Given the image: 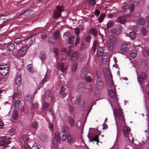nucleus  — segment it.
I'll return each mask as SVG.
<instances>
[{
	"label": "nucleus",
	"mask_w": 149,
	"mask_h": 149,
	"mask_svg": "<svg viewBox=\"0 0 149 149\" xmlns=\"http://www.w3.org/2000/svg\"><path fill=\"white\" fill-rule=\"evenodd\" d=\"M69 131V129L68 126L65 125L64 127L63 130L61 131L59 133H56L55 134L54 139L56 142L58 143L60 141H63L65 140L66 139V135Z\"/></svg>",
	"instance_id": "f257e3e1"
},
{
	"label": "nucleus",
	"mask_w": 149,
	"mask_h": 149,
	"mask_svg": "<svg viewBox=\"0 0 149 149\" xmlns=\"http://www.w3.org/2000/svg\"><path fill=\"white\" fill-rule=\"evenodd\" d=\"M95 75L96 77L95 78V86L98 90H102L104 87V83L101 78V74L100 72L96 71Z\"/></svg>",
	"instance_id": "f03ea898"
},
{
	"label": "nucleus",
	"mask_w": 149,
	"mask_h": 149,
	"mask_svg": "<svg viewBox=\"0 0 149 149\" xmlns=\"http://www.w3.org/2000/svg\"><path fill=\"white\" fill-rule=\"evenodd\" d=\"M131 129L128 127L124 126L123 127V132L124 136L127 138L130 142L134 143V138L131 133Z\"/></svg>",
	"instance_id": "7ed1b4c3"
},
{
	"label": "nucleus",
	"mask_w": 149,
	"mask_h": 149,
	"mask_svg": "<svg viewBox=\"0 0 149 149\" xmlns=\"http://www.w3.org/2000/svg\"><path fill=\"white\" fill-rule=\"evenodd\" d=\"M113 111L115 119L117 117L120 120H124L125 119L122 109L119 108L118 109L117 108H115L113 109Z\"/></svg>",
	"instance_id": "20e7f679"
},
{
	"label": "nucleus",
	"mask_w": 149,
	"mask_h": 149,
	"mask_svg": "<svg viewBox=\"0 0 149 149\" xmlns=\"http://www.w3.org/2000/svg\"><path fill=\"white\" fill-rule=\"evenodd\" d=\"M75 38L74 36H71L70 37H68V44H70V46L68 47V49H67L65 48H64L66 52L70 53H71V51L72 50V48L74 46V43L73 42Z\"/></svg>",
	"instance_id": "39448f33"
},
{
	"label": "nucleus",
	"mask_w": 149,
	"mask_h": 149,
	"mask_svg": "<svg viewBox=\"0 0 149 149\" xmlns=\"http://www.w3.org/2000/svg\"><path fill=\"white\" fill-rule=\"evenodd\" d=\"M97 56L98 57H100L102 56V61H104V60L105 61H107V59L108 58L107 55L108 54L107 53H105L104 52V49L102 47H99L98 48L97 52Z\"/></svg>",
	"instance_id": "423d86ee"
},
{
	"label": "nucleus",
	"mask_w": 149,
	"mask_h": 149,
	"mask_svg": "<svg viewBox=\"0 0 149 149\" xmlns=\"http://www.w3.org/2000/svg\"><path fill=\"white\" fill-rule=\"evenodd\" d=\"M10 138V137L7 138L5 136L0 137V145L4 147H7V145L11 143Z\"/></svg>",
	"instance_id": "0eeeda50"
},
{
	"label": "nucleus",
	"mask_w": 149,
	"mask_h": 149,
	"mask_svg": "<svg viewBox=\"0 0 149 149\" xmlns=\"http://www.w3.org/2000/svg\"><path fill=\"white\" fill-rule=\"evenodd\" d=\"M62 10V9L60 6H56V10H54L53 12V17L56 19L58 18L61 17Z\"/></svg>",
	"instance_id": "6e6552de"
},
{
	"label": "nucleus",
	"mask_w": 149,
	"mask_h": 149,
	"mask_svg": "<svg viewBox=\"0 0 149 149\" xmlns=\"http://www.w3.org/2000/svg\"><path fill=\"white\" fill-rule=\"evenodd\" d=\"M147 75L143 72H141L139 75L138 76L137 79L139 82L141 84L143 83V81L147 79Z\"/></svg>",
	"instance_id": "1a4fd4ad"
},
{
	"label": "nucleus",
	"mask_w": 149,
	"mask_h": 149,
	"mask_svg": "<svg viewBox=\"0 0 149 149\" xmlns=\"http://www.w3.org/2000/svg\"><path fill=\"white\" fill-rule=\"evenodd\" d=\"M45 96L47 100L53 101L54 100L53 94L52 93V91L49 90H48L45 91Z\"/></svg>",
	"instance_id": "9d476101"
},
{
	"label": "nucleus",
	"mask_w": 149,
	"mask_h": 149,
	"mask_svg": "<svg viewBox=\"0 0 149 149\" xmlns=\"http://www.w3.org/2000/svg\"><path fill=\"white\" fill-rule=\"evenodd\" d=\"M14 105L15 109L18 110H21L22 111L24 109L23 107H22L21 103L20 100H19L15 101L14 102Z\"/></svg>",
	"instance_id": "9b49d317"
},
{
	"label": "nucleus",
	"mask_w": 149,
	"mask_h": 149,
	"mask_svg": "<svg viewBox=\"0 0 149 149\" xmlns=\"http://www.w3.org/2000/svg\"><path fill=\"white\" fill-rule=\"evenodd\" d=\"M88 67L84 66L81 69L80 72V75L81 77H84L88 73Z\"/></svg>",
	"instance_id": "f8f14e48"
},
{
	"label": "nucleus",
	"mask_w": 149,
	"mask_h": 149,
	"mask_svg": "<svg viewBox=\"0 0 149 149\" xmlns=\"http://www.w3.org/2000/svg\"><path fill=\"white\" fill-rule=\"evenodd\" d=\"M8 70L7 67H0V75L4 76L8 73Z\"/></svg>",
	"instance_id": "ddd939ff"
},
{
	"label": "nucleus",
	"mask_w": 149,
	"mask_h": 149,
	"mask_svg": "<svg viewBox=\"0 0 149 149\" xmlns=\"http://www.w3.org/2000/svg\"><path fill=\"white\" fill-rule=\"evenodd\" d=\"M89 133L90 131H89V132H88L87 135L89 139V142H91L93 141H95L96 142H97V144L99 142V135H96L95 136L93 139H91L89 136Z\"/></svg>",
	"instance_id": "4468645a"
},
{
	"label": "nucleus",
	"mask_w": 149,
	"mask_h": 149,
	"mask_svg": "<svg viewBox=\"0 0 149 149\" xmlns=\"http://www.w3.org/2000/svg\"><path fill=\"white\" fill-rule=\"evenodd\" d=\"M107 45L110 51L113 52L115 50L114 46L110 41H108L107 42Z\"/></svg>",
	"instance_id": "2eb2a0df"
},
{
	"label": "nucleus",
	"mask_w": 149,
	"mask_h": 149,
	"mask_svg": "<svg viewBox=\"0 0 149 149\" xmlns=\"http://www.w3.org/2000/svg\"><path fill=\"white\" fill-rule=\"evenodd\" d=\"M77 89L79 93H81L84 91V84L82 83H80L78 85Z\"/></svg>",
	"instance_id": "dca6fc26"
},
{
	"label": "nucleus",
	"mask_w": 149,
	"mask_h": 149,
	"mask_svg": "<svg viewBox=\"0 0 149 149\" xmlns=\"http://www.w3.org/2000/svg\"><path fill=\"white\" fill-rule=\"evenodd\" d=\"M27 49L26 47L21 48L18 52V54L20 56H23L26 52Z\"/></svg>",
	"instance_id": "f3484780"
},
{
	"label": "nucleus",
	"mask_w": 149,
	"mask_h": 149,
	"mask_svg": "<svg viewBox=\"0 0 149 149\" xmlns=\"http://www.w3.org/2000/svg\"><path fill=\"white\" fill-rule=\"evenodd\" d=\"M128 46V45L126 44H124L122 45L121 47V50L123 54L125 53L127 51Z\"/></svg>",
	"instance_id": "a211bd4d"
},
{
	"label": "nucleus",
	"mask_w": 149,
	"mask_h": 149,
	"mask_svg": "<svg viewBox=\"0 0 149 149\" xmlns=\"http://www.w3.org/2000/svg\"><path fill=\"white\" fill-rule=\"evenodd\" d=\"M78 55V53L77 51L74 52L72 54L70 59L72 61L76 60L77 58Z\"/></svg>",
	"instance_id": "6ab92c4d"
},
{
	"label": "nucleus",
	"mask_w": 149,
	"mask_h": 149,
	"mask_svg": "<svg viewBox=\"0 0 149 149\" xmlns=\"http://www.w3.org/2000/svg\"><path fill=\"white\" fill-rule=\"evenodd\" d=\"M23 42H24L23 41H22L20 38H16L15 40V42L16 45H18L19 47L22 46Z\"/></svg>",
	"instance_id": "aec40b11"
},
{
	"label": "nucleus",
	"mask_w": 149,
	"mask_h": 149,
	"mask_svg": "<svg viewBox=\"0 0 149 149\" xmlns=\"http://www.w3.org/2000/svg\"><path fill=\"white\" fill-rule=\"evenodd\" d=\"M68 119L69 121V124L71 127H73L74 125V119L71 116H68Z\"/></svg>",
	"instance_id": "412c9836"
},
{
	"label": "nucleus",
	"mask_w": 149,
	"mask_h": 149,
	"mask_svg": "<svg viewBox=\"0 0 149 149\" xmlns=\"http://www.w3.org/2000/svg\"><path fill=\"white\" fill-rule=\"evenodd\" d=\"M99 46V43L96 40H95L92 47V50L94 52H95L97 48H98Z\"/></svg>",
	"instance_id": "4be33fe9"
},
{
	"label": "nucleus",
	"mask_w": 149,
	"mask_h": 149,
	"mask_svg": "<svg viewBox=\"0 0 149 149\" xmlns=\"http://www.w3.org/2000/svg\"><path fill=\"white\" fill-rule=\"evenodd\" d=\"M32 12L31 10L29 9L26 10L21 15H23L26 17L29 16L32 13Z\"/></svg>",
	"instance_id": "5701e85b"
},
{
	"label": "nucleus",
	"mask_w": 149,
	"mask_h": 149,
	"mask_svg": "<svg viewBox=\"0 0 149 149\" xmlns=\"http://www.w3.org/2000/svg\"><path fill=\"white\" fill-rule=\"evenodd\" d=\"M40 139L45 142H47L48 141V136L47 135L44 134H42L40 136Z\"/></svg>",
	"instance_id": "b1692460"
},
{
	"label": "nucleus",
	"mask_w": 149,
	"mask_h": 149,
	"mask_svg": "<svg viewBox=\"0 0 149 149\" xmlns=\"http://www.w3.org/2000/svg\"><path fill=\"white\" fill-rule=\"evenodd\" d=\"M59 66L60 68V70L62 72L66 71L68 68L67 66L65 67L63 63H61V64H59Z\"/></svg>",
	"instance_id": "393cba45"
},
{
	"label": "nucleus",
	"mask_w": 149,
	"mask_h": 149,
	"mask_svg": "<svg viewBox=\"0 0 149 149\" xmlns=\"http://www.w3.org/2000/svg\"><path fill=\"white\" fill-rule=\"evenodd\" d=\"M130 56L133 58L135 57L137 55L136 51L134 49H132L130 51Z\"/></svg>",
	"instance_id": "a878e982"
},
{
	"label": "nucleus",
	"mask_w": 149,
	"mask_h": 149,
	"mask_svg": "<svg viewBox=\"0 0 149 149\" xmlns=\"http://www.w3.org/2000/svg\"><path fill=\"white\" fill-rule=\"evenodd\" d=\"M15 82L16 84L20 85L21 83V76L20 75H17L15 79Z\"/></svg>",
	"instance_id": "bb28decb"
},
{
	"label": "nucleus",
	"mask_w": 149,
	"mask_h": 149,
	"mask_svg": "<svg viewBox=\"0 0 149 149\" xmlns=\"http://www.w3.org/2000/svg\"><path fill=\"white\" fill-rule=\"evenodd\" d=\"M66 135L67 141L69 143H72L73 141V139L71 135L68 134Z\"/></svg>",
	"instance_id": "cd10ccee"
},
{
	"label": "nucleus",
	"mask_w": 149,
	"mask_h": 149,
	"mask_svg": "<svg viewBox=\"0 0 149 149\" xmlns=\"http://www.w3.org/2000/svg\"><path fill=\"white\" fill-rule=\"evenodd\" d=\"M121 25H119L118 27H116L114 31V33L115 34H119L121 33Z\"/></svg>",
	"instance_id": "c85d7f7f"
},
{
	"label": "nucleus",
	"mask_w": 149,
	"mask_h": 149,
	"mask_svg": "<svg viewBox=\"0 0 149 149\" xmlns=\"http://www.w3.org/2000/svg\"><path fill=\"white\" fill-rule=\"evenodd\" d=\"M107 84L109 85L112 89H114L116 90L115 86L114 84L113 80H110V81H108Z\"/></svg>",
	"instance_id": "c756f323"
},
{
	"label": "nucleus",
	"mask_w": 149,
	"mask_h": 149,
	"mask_svg": "<svg viewBox=\"0 0 149 149\" xmlns=\"http://www.w3.org/2000/svg\"><path fill=\"white\" fill-rule=\"evenodd\" d=\"M109 40L113 43H117V40L116 38L113 35H110L109 36Z\"/></svg>",
	"instance_id": "7c9ffc66"
},
{
	"label": "nucleus",
	"mask_w": 149,
	"mask_h": 149,
	"mask_svg": "<svg viewBox=\"0 0 149 149\" xmlns=\"http://www.w3.org/2000/svg\"><path fill=\"white\" fill-rule=\"evenodd\" d=\"M109 93L110 96L113 98H115L116 96V90L114 89L110 90Z\"/></svg>",
	"instance_id": "2f4dec72"
},
{
	"label": "nucleus",
	"mask_w": 149,
	"mask_h": 149,
	"mask_svg": "<svg viewBox=\"0 0 149 149\" xmlns=\"http://www.w3.org/2000/svg\"><path fill=\"white\" fill-rule=\"evenodd\" d=\"M21 140L23 141L25 143H27L29 141V138L26 135H23L21 136Z\"/></svg>",
	"instance_id": "473e14b6"
},
{
	"label": "nucleus",
	"mask_w": 149,
	"mask_h": 149,
	"mask_svg": "<svg viewBox=\"0 0 149 149\" xmlns=\"http://www.w3.org/2000/svg\"><path fill=\"white\" fill-rule=\"evenodd\" d=\"M105 70H107V74L106 77L108 79V81H110V80H112L113 79L112 78V77L111 74L110 73L109 71L107 70V69H105V70H104V72Z\"/></svg>",
	"instance_id": "72a5a7b5"
},
{
	"label": "nucleus",
	"mask_w": 149,
	"mask_h": 149,
	"mask_svg": "<svg viewBox=\"0 0 149 149\" xmlns=\"http://www.w3.org/2000/svg\"><path fill=\"white\" fill-rule=\"evenodd\" d=\"M62 51L63 52H65V49H64V48H63L62 49ZM65 53L62 54L61 55V59L63 60H64L66 59V53H67L68 54H70V53H66V52H65Z\"/></svg>",
	"instance_id": "f704fd0d"
},
{
	"label": "nucleus",
	"mask_w": 149,
	"mask_h": 149,
	"mask_svg": "<svg viewBox=\"0 0 149 149\" xmlns=\"http://www.w3.org/2000/svg\"><path fill=\"white\" fill-rule=\"evenodd\" d=\"M53 37L56 39L58 40L59 39V32L57 31L55 32L54 34Z\"/></svg>",
	"instance_id": "c9c22d12"
},
{
	"label": "nucleus",
	"mask_w": 149,
	"mask_h": 149,
	"mask_svg": "<svg viewBox=\"0 0 149 149\" xmlns=\"http://www.w3.org/2000/svg\"><path fill=\"white\" fill-rule=\"evenodd\" d=\"M7 48L9 50L13 51L15 48V46L13 44L10 43L8 45Z\"/></svg>",
	"instance_id": "e433bc0d"
},
{
	"label": "nucleus",
	"mask_w": 149,
	"mask_h": 149,
	"mask_svg": "<svg viewBox=\"0 0 149 149\" xmlns=\"http://www.w3.org/2000/svg\"><path fill=\"white\" fill-rule=\"evenodd\" d=\"M18 115V113L17 111L15 110L13 111L12 113V117L14 119L16 120L17 118Z\"/></svg>",
	"instance_id": "4c0bfd02"
},
{
	"label": "nucleus",
	"mask_w": 149,
	"mask_h": 149,
	"mask_svg": "<svg viewBox=\"0 0 149 149\" xmlns=\"http://www.w3.org/2000/svg\"><path fill=\"white\" fill-rule=\"evenodd\" d=\"M40 58L42 61L44 60L46 58V54L44 52H41L40 53Z\"/></svg>",
	"instance_id": "58836bf2"
},
{
	"label": "nucleus",
	"mask_w": 149,
	"mask_h": 149,
	"mask_svg": "<svg viewBox=\"0 0 149 149\" xmlns=\"http://www.w3.org/2000/svg\"><path fill=\"white\" fill-rule=\"evenodd\" d=\"M126 19L123 17H120L118 18V20L117 21L118 22H119L121 24H123V23L125 22Z\"/></svg>",
	"instance_id": "ea45409f"
},
{
	"label": "nucleus",
	"mask_w": 149,
	"mask_h": 149,
	"mask_svg": "<svg viewBox=\"0 0 149 149\" xmlns=\"http://www.w3.org/2000/svg\"><path fill=\"white\" fill-rule=\"evenodd\" d=\"M32 97L31 95H27L25 98V100L28 103H30L32 100Z\"/></svg>",
	"instance_id": "a19ab883"
},
{
	"label": "nucleus",
	"mask_w": 149,
	"mask_h": 149,
	"mask_svg": "<svg viewBox=\"0 0 149 149\" xmlns=\"http://www.w3.org/2000/svg\"><path fill=\"white\" fill-rule=\"evenodd\" d=\"M137 22L140 24L143 25L145 23V20L143 19L139 18L137 19Z\"/></svg>",
	"instance_id": "79ce46f5"
},
{
	"label": "nucleus",
	"mask_w": 149,
	"mask_h": 149,
	"mask_svg": "<svg viewBox=\"0 0 149 149\" xmlns=\"http://www.w3.org/2000/svg\"><path fill=\"white\" fill-rule=\"evenodd\" d=\"M77 63L74 62L73 64L72 67V72H75L77 68Z\"/></svg>",
	"instance_id": "37998d69"
},
{
	"label": "nucleus",
	"mask_w": 149,
	"mask_h": 149,
	"mask_svg": "<svg viewBox=\"0 0 149 149\" xmlns=\"http://www.w3.org/2000/svg\"><path fill=\"white\" fill-rule=\"evenodd\" d=\"M105 17V15L104 14L102 13L100 15V16L98 18V21L99 23H101L103 21Z\"/></svg>",
	"instance_id": "c03bdc74"
},
{
	"label": "nucleus",
	"mask_w": 149,
	"mask_h": 149,
	"mask_svg": "<svg viewBox=\"0 0 149 149\" xmlns=\"http://www.w3.org/2000/svg\"><path fill=\"white\" fill-rule=\"evenodd\" d=\"M143 54L144 56L146 57L149 56V49H145L143 52Z\"/></svg>",
	"instance_id": "a18cd8bd"
},
{
	"label": "nucleus",
	"mask_w": 149,
	"mask_h": 149,
	"mask_svg": "<svg viewBox=\"0 0 149 149\" xmlns=\"http://www.w3.org/2000/svg\"><path fill=\"white\" fill-rule=\"evenodd\" d=\"M130 8V6L128 5H125L122 8V11L123 12H125L128 9Z\"/></svg>",
	"instance_id": "49530a36"
},
{
	"label": "nucleus",
	"mask_w": 149,
	"mask_h": 149,
	"mask_svg": "<svg viewBox=\"0 0 149 149\" xmlns=\"http://www.w3.org/2000/svg\"><path fill=\"white\" fill-rule=\"evenodd\" d=\"M113 25V22L112 21H109L107 22V27L109 29L112 27Z\"/></svg>",
	"instance_id": "de8ad7c7"
},
{
	"label": "nucleus",
	"mask_w": 149,
	"mask_h": 149,
	"mask_svg": "<svg viewBox=\"0 0 149 149\" xmlns=\"http://www.w3.org/2000/svg\"><path fill=\"white\" fill-rule=\"evenodd\" d=\"M31 149H40V145L37 143H34Z\"/></svg>",
	"instance_id": "09e8293b"
},
{
	"label": "nucleus",
	"mask_w": 149,
	"mask_h": 149,
	"mask_svg": "<svg viewBox=\"0 0 149 149\" xmlns=\"http://www.w3.org/2000/svg\"><path fill=\"white\" fill-rule=\"evenodd\" d=\"M27 69L31 73L33 72V68L32 64H29L27 66Z\"/></svg>",
	"instance_id": "8fccbe9b"
},
{
	"label": "nucleus",
	"mask_w": 149,
	"mask_h": 149,
	"mask_svg": "<svg viewBox=\"0 0 149 149\" xmlns=\"http://www.w3.org/2000/svg\"><path fill=\"white\" fill-rule=\"evenodd\" d=\"M90 33L94 36H95L97 34V31L95 29H93L90 31Z\"/></svg>",
	"instance_id": "3c124183"
},
{
	"label": "nucleus",
	"mask_w": 149,
	"mask_h": 149,
	"mask_svg": "<svg viewBox=\"0 0 149 149\" xmlns=\"http://www.w3.org/2000/svg\"><path fill=\"white\" fill-rule=\"evenodd\" d=\"M129 36L130 38L132 39H134L135 37L136 36V33L134 32H130L129 33Z\"/></svg>",
	"instance_id": "603ef678"
},
{
	"label": "nucleus",
	"mask_w": 149,
	"mask_h": 149,
	"mask_svg": "<svg viewBox=\"0 0 149 149\" xmlns=\"http://www.w3.org/2000/svg\"><path fill=\"white\" fill-rule=\"evenodd\" d=\"M81 99V95H79L77 98L76 100L75 101L74 103L75 104L77 105L79 104V102Z\"/></svg>",
	"instance_id": "864d4df0"
},
{
	"label": "nucleus",
	"mask_w": 149,
	"mask_h": 149,
	"mask_svg": "<svg viewBox=\"0 0 149 149\" xmlns=\"http://www.w3.org/2000/svg\"><path fill=\"white\" fill-rule=\"evenodd\" d=\"M38 123L36 121H33L32 123L31 124L32 127L35 129H36L38 127Z\"/></svg>",
	"instance_id": "5fc2aeb1"
},
{
	"label": "nucleus",
	"mask_w": 149,
	"mask_h": 149,
	"mask_svg": "<svg viewBox=\"0 0 149 149\" xmlns=\"http://www.w3.org/2000/svg\"><path fill=\"white\" fill-rule=\"evenodd\" d=\"M49 104L47 103H44L43 104V107L42 108V111H44L45 110H46L48 107Z\"/></svg>",
	"instance_id": "6e6d98bb"
},
{
	"label": "nucleus",
	"mask_w": 149,
	"mask_h": 149,
	"mask_svg": "<svg viewBox=\"0 0 149 149\" xmlns=\"http://www.w3.org/2000/svg\"><path fill=\"white\" fill-rule=\"evenodd\" d=\"M141 33L143 35H145L147 33V31L144 27H142L141 29Z\"/></svg>",
	"instance_id": "4d7b16f0"
},
{
	"label": "nucleus",
	"mask_w": 149,
	"mask_h": 149,
	"mask_svg": "<svg viewBox=\"0 0 149 149\" xmlns=\"http://www.w3.org/2000/svg\"><path fill=\"white\" fill-rule=\"evenodd\" d=\"M56 39L53 37V36H51L49 39V42L52 43H54L55 42Z\"/></svg>",
	"instance_id": "13d9d810"
},
{
	"label": "nucleus",
	"mask_w": 149,
	"mask_h": 149,
	"mask_svg": "<svg viewBox=\"0 0 149 149\" xmlns=\"http://www.w3.org/2000/svg\"><path fill=\"white\" fill-rule=\"evenodd\" d=\"M88 3L91 6H93L95 4V0H89Z\"/></svg>",
	"instance_id": "bf43d9fd"
},
{
	"label": "nucleus",
	"mask_w": 149,
	"mask_h": 149,
	"mask_svg": "<svg viewBox=\"0 0 149 149\" xmlns=\"http://www.w3.org/2000/svg\"><path fill=\"white\" fill-rule=\"evenodd\" d=\"M80 32L79 28L78 27L76 28L74 30V32L76 34V35L77 37L79 36V34Z\"/></svg>",
	"instance_id": "052dcab7"
},
{
	"label": "nucleus",
	"mask_w": 149,
	"mask_h": 149,
	"mask_svg": "<svg viewBox=\"0 0 149 149\" xmlns=\"http://www.w3.org/2000/svg\"><path fill=\"white\" fill-rule=\"evenodd\" d=\"M65 87H66V86H63L61 87V88L60 90V93L62 94L63 92H64L65 93H66V92L65 91V88H66Z\"/></svg>",
	"instance_id": "680f3d73"
},
{
	"label": "nucleus",
	"mask_w": 149,
	"mask_h": 149,
	"mask_svg": "<svg viewBox=\"0 0 149 149\" xmlns=\"http://www.w3.org/2000/svg\"><path fill=\"white\" fill-rule=\"evenodd\" d=\"M85 79L88 82H91L92 81V79L89 76L86 77Z\"/></svg>",
	"instance_id": "e2e57ef3"
},
{
	"label": "nucleus",
	"mask_w": 149,
	"mask_h": 149,
	"mask_svg": "<svg viewBox=\"0 0 149 149\" xmlns=\"http://www.w3.org/2000/svg\"><path fill=\"white\" fill-rule=\"evenodd\" d=\"M138 26L136 25L132 27V30L135 32H136L138 30Z\"/></svg>",
	"instance_id": "0e129e2a"
},
{
	"label": "nucleus",
	"mask_w": 149,
	"mask_h": 149,
	"mask_svg": "<svg viewBox=\"0 0 149 149\" xmlns=\"http://www.w3.org/2000/svg\"><path fill=\"white\" fill-rule=\"evenodd\" d=\"M91 39V36H88L85 38V41L86 42H90Z\"/></svg>",
	"instance_id": "69168bd1"
},
{
	"label": "nucleus",
	"mask_w": 149,
	"mask_h": 149,
	"mask_svg": "<svg viewBox=\"0 0 149 149\" xmlns=\"http://www.w3.org/2000/svg\"><path fill=\"white\" fill-rule=\"evenodd\" d=\"M48 79V77L46 76L42 79V84H44L45 82H46Z\"/></svg>",
	"instance_id": "338daca9"
},
{
	"label": "nucleus",
	"mask_w": 149,
	"mask_h": 149,
	"mask_svg": "<svg viewBox=\"0 0 149 149\" xmlns=\"http://www.w3.org/2000/svg\"><path fill=\"white\" fill-rule=\"evenodd\" d=\"M53 52L55 54L56 56H57L58 55L57 49L56 48H54L53 49Z\"/></svg>",
	"instance_id": "774afa93"
}]
</instances>
